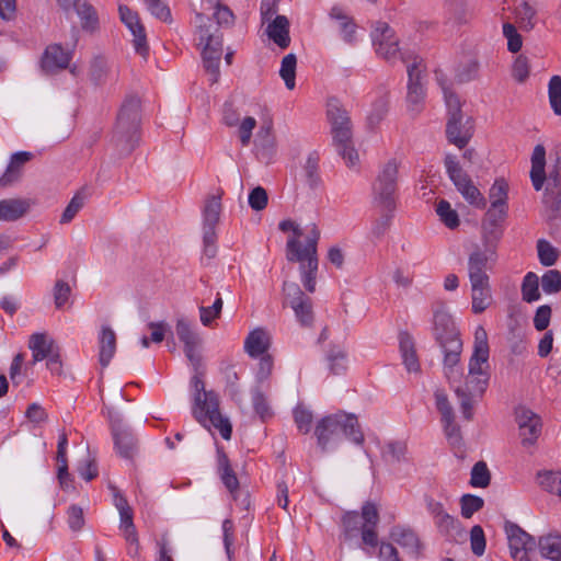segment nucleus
Returning <instances> with one entry per match:
<instances>
[{"label": "nucleus", "instance_id": "12", "mask_svg": "<svg viewBox=\"0 0 561 561\" xmlns=\"http://www.w3.org/2000/svg\"><path fill=\"white\" fill-rule=\"evenodd\" d=\"M496 252H488L486 249H481L476 244L473 251L468 257V276L470 283L472 282H489L490 277L486 273L488 268L496 262Z\"/></svg>", "mask_w": 561, "mask_h": 561}, {"label": "nucleus", "instance_id": "62", "mask_svg": "<svg viewBox=\"0 0 561 561\" xmlns=\"http://www.w3.org/2000/svg\"><path fill=\"white\" fill-rule=\"evenodd\" d=\"M553 163L550 167L549 173L547 175L548 185L561 187V148H557L553 153Z\"/></svg>", "mask_w": 561, "mask_h": 561}, {"label": "nucleus", "instance_id": "31", "mask_svg": "<svg viewBox=\"0 0 561 561\" xmlns=\"http://www.w3.org/2000/svg\"><path fill=\"white\" fill-rule=\"evenodd\" d=\"M270 347V336L263 329H255L249 333L244 341V350L251 357H259Z\"/></svg>", "mask_w": 561, "mask_h": 561}, {"label": "nucleus", "instance_id": "13", "mask_svg": "<svg viewBox=\"0 0 561 561\" xmlns=\"http://www.w3.org/2000/svg\"><path fill=\"white\" fill-rule=\"evenodd\" d=\"M523 446L534 445L541 434L542 422L531 410L519 407L515 412Z\"/></svg>", "mask_w": 561, "mask_h": 561}, {"label": "nucleus", "instance_id": "50", "mask_svg": "<svg viewBox=\"0 0 561 561\" xmlns=\"http://www.w3.org/2000/svg\"><path fill=\"white\" fill-rule=\"evenodd\" d=\"M379 216L374 220L371 227V234L376 239L382 238L391 226L393 213L396 209L378 208Z\"/></svg>", "mask_w": 561, "mask_h": 561}, {"label": "nucleus", "instance_id": "48", "mask_svg": "<svg viewBox=\"0 0 561 561\" xmlns=\"http://www.w3.org/2000/svg\"><path fill=\"white\" fill-rule=\"evenodd\" d=\"M296 66L297 58L295 54H288L282 60L279 76L288 90H293L296 84Z\"/></svg>", "mask_w": 561, "mask_h": 561}, {"label": "nucleus", "instance_id": "53", "mask_svg": "<svg viewBox=\"0 0 561 561\" xmlns=\"http://www.w3.org/2000/svg\"><path fill=\"white\" fill-rule=\"evenodd\" d=\"M108 73L107 61L104 57L98 56L95 57L90 65V80L95 85L104 84Z\"/></svg>", "mask_w": 561, "mask_h": 561}, {"label": "nucleus", "instance_id": "33", "mask_svg": "<svg viewBox=\"0 0 561 561\" xmlns=\"http://www.w3.org/2000/svg\"><path fill=\"white\" fill-rule=\"evenodd\" d=\"M116 352V334L110 327H102L100 336L99 362L106 367Z\"/></svg>", "mask_w": 561, "mask_h": 561}, {"label": "nucleus", "instance_id": "10", "mask_svg": "<svg viewBox=\"0 0 561 561\" xmlns=\"http://www.w3.org/2000/svg\"><path fill=\"white\" fill-rule=\"evenodd\" d=\"M175 332L179 340L184 344L185 356L192 364L194 370H198L203 367V358L198 352L202 339L193 330L191 322L184 318L178 319Z\"/></svg>", "mask_w": 561, "mask_h": 561}, {"label": "nucleus", "instance_id": "57", "mask_svg": "<svg viewBox=\"0 0 561 561\" xmlns=\"http://www.w3.org/2000/svg\"><path fill=\"white\" fill-rule=\"evenodd\" d=\"M548 94L551 108L556 115H561V77H551L548 84Z\"/></svg>", "mask_w": 561, "mask_h": 561}, {"label": "nucleus", "instance_id": "63", "mask_svg": "<svg viewBox=\"0 0 561 561\" xmlns=\"http://www.w3.org/2000/svg\"><path fill=\"white\" fill-rule=\"evenodd\" d=\"M345 353L341 347L333 346L328 352V360L330 362V370L334 375H339L346 369L343 362L345 360Z\"/></svg>", "mask_w": 561, "mask_h": 561}, {"label": "nucleus", "instance_id": "24", "mask_svg": "<svg viewBox=\"0 0 561 561\" xmlns=\"http://www.w3.org/2000/svg\"><path fill=\"white\" fill-rule=\"evenodd\" d=\"M217 470L224 485L231 493L233 499H237L236 494L239 491V480L224 447H217Z\"/></svg>", "mask_w": 561, "mask_h": 561}, {"label": "nucleus", "instance_id": "59", "mask_svg": "<svg viewBox=\"0 0 561 561\" xmlns=\"http://www.w3.org/2000/svg\"><path fill=\"white\" fill-rule=\"evenodd\" d=\"M150 13L165 23L172 22L171 10L164 0H145Z\"/></svg>", "mask_w": 561, "mask_h": 561}, {"label": "nucleus", "instance_id": "42", "mask_svg": "<svg viewBox=\"0 0 561 561\" xmlns=\"http://www.w3.org/2000/svg\"><path fill=\"white\" fill-rule=\"evenodd\" d=\"M438 531L448 539H455L457 536H462V528L460 522L448 513H444L435 520Z\"/></svg>", "mask_w": 561, "mask_h": 561}, {"label": "nucleus", "instance_id": "23", "mask_svg": "<svg viewBox=\"0 0 561 561\" xmlns=\"http://www.w3.org/2000/svg\"><path fill=\"white\" fill-rule=\"evenodd\" d=\"M70 61V54L59 44H54L45 49L41 61L43 71L53 75L59 70L66 69Z\"/></svg>", "mask_w": 561, "mask_h": 561}, {"label": "nucleus", "instance_id": "15", "mask_svg": "<svg viewBox=\"0 0 561 561\" xmlns=\"http://www.w3.org/2000/svg\"><path fill=\"white\" fill-rule=\"evenodd\" d=\"M114 446L122 458L133 460L138 453V439L134 433L124 427L121 420L111 421Z\"/></svg>", "mask_w": 561, "mask_h": 561}, {"label": "nucleus", "instance_id": "37", "mask_svg": "<svg viewBox=\"0 0 561 561\" xmlns=\"http://www.w3.org/2000/svg\"><path fill=\"white\" fill-rule=\"evenodd\" d=\"M514 14L518 26L526 32L531 31L537 23V10L528 2L523 1L515 8Z\"/></svg>", "mask_w": 561, "mask_h": 561}, {"label": "nucleus", "instance_id": "14", "mask_svg": "<svg viewBox=\"0 0 561 561\" xmlns=\"http://www.w3.org/2000/svg\"><path fill=\"white\" fill-rule=\"evenodd\" d=\"M474 133V124L471 117L449 116L446 123V138L449 144L455 145L459 149H463L472 138Z\"/></svg>", "mask_w": 561, "mask_h": 561}, {"label": "nucleus", "instance_id": "1", "mask_svg": "<svg viewBox=\"0 0 561 561\" xmlns=\"http://www.w3.org/2000/svg\"><path fill=\"white\" fill-rule=\"evenodd\" d=\"M433 335L444 353V374L450 383L458 382L462 377L459 366L462 352V341L456 323L444 308L434 310Z\"/></svg>", "mask_w": 561, "mask_h": 561}, {"label": "nucleus", "instance_id": "46", "mask_svg": "<svg viewBox=\"0 0 561 561\" xmlns=\"http://www.w3.org/2000/svg\"><path fill=\"white\" fill-rule=\"evenodd\" d=\"M522 298L526 302H534L540 298L539 278L534 272H528L522 283Z\"/></svg>", "mask_w": 561, "mask_h": 561}, {"label": "nucleus", "instance_id": "47", "mask_svg": "<svg viewBox=\"0 0 561 561\" xmlns=\"http://www.w3.org/2000/svg\"><path fill=\"white\" fill-rule=\"evenodd\" d=\"M490 375L481 365V373L470 374V365L468 366V376L466 378V388L467 391L472 393L478 392L480 396L485 391L488 387Z\"/></svg>", "mask_w": 561, "mask_h": 561}, {"label": "nucleus", "instance_id": "5", "mask_svg": "<svg viewBox=\"0 0 561 561\" xmlns=\"http://www.w3.org/2000/svg\"><path fill=\"white\" fill-rule=\"evenodd\" d=\"M327 116L331 124L333 145L337 153L348 165H355L358 153L353 146L352 122L348 112L336 98H330L327 104Z\"/></svg>", "mask_w": 561, "mask_h": 561}, {"label": "nucleus", "instance_id": "58", "mask_svg": "<svg viewBox=\"0 0 561 561\" xmlns=\"http://www.w3.org/2000/svg\"><path fill=\"white\" fill-rule=\"evenodd\" d=\"M542 290L546 294H557L561 290V272L559 270H548L541 277Z\"/></svg>", "mask_w": 561, "mask_h": 561}, {"label": "nucleus", "instance_id": "11", "mask_svg": "<svg viewBox=\"0 0 561 561\" xmlns=\"http://www.w3.org/2000/svg\"><path fill=\"white\" fill-rule=\"evenodd\" d=\"M422 59L417 56L414 57L413 62L408 66V107L415 114L420 113L423 107L425 98V90L421 83L422 70L420 68Z\"/></svg>", "mask_w": 561, "mask_h": 561}, {"label": "nucleus", "instance_id": "18", "mask_svg": "<svg viewBox=\"0 0 561 561\" xmlns=\"http://www.w3.org/2000/svg\"><path fill=\"white\" fill-rule=\"evenodd\" d=\"M362 518V542L370 548H376L379 543L377 526L380 520L379 511L375 503L365 502L359 514Z\"/></svg>", "mask_w": 561, "mask_h": 561}, {"label": "nucleus", "instance_id": "43", "mask_svg": "<svg viewBox=\"0 0 561 561\" xmlns=\"http://www.w3.org/2000/svg\"><path fill=\"white\" fill-rule=\"evenodd\" d=\"M389 111V96L387 94L378 98L374 103L369 115L367 116V126L375 129L381 121L385 119Z\"/></svg>", "mask_w": 561, "mask_h": 561}, {"label": "nucleus", "instance_id": "6", "mask_svg": "<svg viewBox=\"0 0 561 561\" xmlns=\"http://www.w3.org/2000/svg\"><path fill=\"white\" fill-rule=\"evenodd\" d=\"M398 164L389 160L373 184V203L377 208L396 209V192L398 188Z\"/></svg>", "mask_w": 561, "mask_h": 561}, {"label": "nucleus", "instance_id": "29", "mask_svg": "<svg viewBox=\"0 0 561 561\" xmlns=\"http://www.w3.org/2000/svg\"><path fill=\"white\" fill-rule=\"evenodd\" d=\"M546 148L543 145H537L534 148L531 156V170H530V179L533 182V186L536 191H540L543 186V183L547 179L546 174Z\"/></svg>", "mask_w": 561, "mask_h": 561}, {"label": "nucleus", "instance_id": "27", "mask_svg": "<svg viewBox=\"0 0 561 561\" xmlns=\"http://www.w3.org/2000/svg\"><path fill=\"white\" fill-rule=\"evenodd\" d=\"M30 203L24 198H7L0 201V221H15L30 210Z\"/></svg>", "mask_w": 561, "mask_h": 561}, {"label": "nucleus", "instance_id": "3", "mask_svg": "<svg viewBox=\"0 0 561 561\" xmlns=\"http://www.w3.org/2000/svg\"><path fill=\"white\" fill-rule=\"evenodd\" d=\"M204 371L202 367L195 370V375L191 379V386L194 389L193 415L204 426L209 422L217 428L221 437L229 440L232 435V426L229 420L220 413L219 398L214 390L207 391L203 380Z\"/></svg>", "mask_w": 561, "mask_h": 561}, {"label": "nucleus", "instance_id": "44", "mask_svg": "<svg viewBox=\"0 0 561 561\" xmlns=\"http://www.w3.org/2000/svg\"><path fill=\"white\" fill-rule=\"evenodd\" d=\"M507 194H508L507 182L503 178L496 179L489 192L491 207L508 209Z\"/></svg>", "mask_w": 561, "mask_h": 561}, {"label": "nucleus", "instance_id": "21", "mask_svg": "<svg viewBox=\"0 0 561 561\" xmlns=\"http://www.w3.org/2000/svg\"><path fill=\"white\" fill-rule=\"evenodd\" d=\"M59 7L66 12L76 11L81 21L83 31L93 32L99 27V15L92 4L79 0H57Z\"/></svg>", "mask_w": 561, "mask_h": 561}, {"label": "nucleus", "instance_id": "25", "mask_svg": "<svg viewBox=\"0 0 561 561\" xmlns=\"http://www.w3.org/2000/svg\"><path fill=\"white\" fill-rule=\"evenodd\" d=\"M33 159V153L28 151H19L11 156L10 162L0 178V186H9L20 180L25 163Z\"/></svg>", "mask_w": 561, "mask_h": 561}, {"label": "nucleus", "instance_id": "4", "mask_svg": "<svg viewBox=\"0 0 561 561\" xmlns=\"http://www.w3.org/2000/svg\"><path fill=\"white\" fill-rule=\"evenodd\" d=\"M314 435L322 451H325L329 445L340 443L344 437L357 445L364 443V434L356 415L344 412L322 417L316 426Z\"/></svg>", "mask_w": 561, "mask_h": 561}, {"label": "nucleus", "instance_id": "45", "mask_svg": "<svg viewBox=\"0 0 561 561\" xmlns=\"http://www.w3.org/2000/svg\"><path fill=\"white\" fill-rule=\"evenodd\" d=\"M289 307L294 310L295 316L301 325H311L314 316L312 310V299L310 297L302 298L299 301H290Z\"/></svg>", "mask_w": 561, "mask_h": 561}, {"label": "nucleus", "instance_id": "54", "mask_svg": "<svg viewBox=\"0 0 561 561\" xmlns=\"http://www.w3.org/2000/svg\"><path fill=\"white\" fill-rule=\"evenodd\" d=\"M491 482V473L484 461L474 463L471 470L470 484L473 488H486Z\"/></svg>", "mask_w": 561, "mask_h": 561}, {"label": "nucleus", "instance_id": "35", "mask_svg": "<svg viewBox=\"0 0 561 561\" xmlns=\"http://www.w3.org/2000/svg\"><path fill=\"white\" fill-rule=\"evenodd\" d=\"M537 547L542 558L552 561H561V535L548 534L541 536L537 542Z\"/></svg>", "mask_w": 561, "mask_h": 561}, {"label": "nucleus", "instance_id": "61", "mask_svg": "<svg viewBox=\"0 0 561 561\" xmlns=\"http://www.w3.org/2000/svg\"><path fill=\"white\" fill-rule=\"evenodd\" d=\"M539 483L549 493L561 496V472L539 474Z\"/></svg>", "mask_w": 561, "mask_h": 561}, {"label": "nucleus", "instance_id": "49", "mask_svg": "<svg viewBox=\"0 0 561 561\" xmlns=\"http://www.w3.org/2000/svg\"><path fill=\"white\" fill-rule=\"evenodd\" d=\"M306 181L311 190H316L321 183L319 174V156L316 151L311 152L304 167Z\"/></svg>", "mask_w": 561, "mask_h": 561}, {"label": "nucleus", "instance_id": "22", "mask_svg": "<svg viewBox=\"0 0 561 561\" xmlns=\"http://www.w3.org/2000/svg\"><path fill=\"white\" fill-rule=\"evenodd\" d=\"M489 355L488 333L484 328L480 325L474 332L473 353L470 358V374L481 373V365H485V368H488Z\"/></svg>", "mask_w": 561, "mask_h": 561}, {"label": "nucleus", "instance_id": "39", "mask_svg": "<svg viewBox=\"0 0 561 561\" xmlns=\"http://www.w3.org/2000/svg\"><path fill=\"white\" fill-rule=\"evenodd\" d=\"M90 196V188L82 186L71 198L60 217V224L70 222L83 207L85 199Z\"/></svg>", "mask_w": 561, "mask_h": 561}, {"label": "nucleus", "instance_id": "8", "mask_svg": "<svg viewBox=\"0 0 561 561\" xmlns=\"http://www.w3.org/2000/svg\"><path fill=\"white\" fill-rule=\"evenodd\" d=\"M220 213L221 193L208 196L203 207V252L209 260L214 259L217 254L216 227L220 220Z\"/></svg>", "mask_w": 561, "mask_h": 561}, {"label": "nucleus", "instance_id": "34", "mask_svg": "<svg viewBox=\"0 0 561 561\" xmlns=\"http://www.w3.org/2000/svg\"><path fill=\"white\" fill-rule=\"evenodd\" d=\"M542 203L546 206V218L551 225L561 217V187L547 186Z\"/></svg>", "mask_w": 561, "mask_h": 561}, {"label": "nucleus", "instance_id": "9", "mask_svg": "<svg viewBox=\"0 0 561 561\" xmlns=\"http://www.w3.org/2000/svg\"><path fill=\"white\" fill-rule=\"evenodd\" d=\"M511 556L515 561H533L537 542L533 536L512 522L505 523Z\"/></svg>", "mask_w": 561, "mask_h": 561}, {"label": "nucleus", "instance_id": "26", "mask_svg": "<svg viewBox=\"0 0 561 561\" xmlns=\"http://www.w3.org/2000/svg\"><path fill=\"white\" fill-rule=\"evenodd\" d=\"M28 347L33 353V362H41L53 355L59 350L54 340L49 339L46 333H34L28 341Z\"/></svg>", "mask_w": 561, "mask_h": 561}, {"label": "nucleus", "instance_id": "19", "mask_svg": "<svg viewBox=\"0 0 561 561\" xmlns=\"http://www.w3.org/2000/svg\"><path fill=\"white\" fill-rule=\"evenodd\" d=\"M320 239V230L312 225L307 238L306 245L302 248L301 242L297 239H289L286 244V259L289 262L305 261L308 256H318L317 245Z\"/></svg>", "mask_w": 561, "mask_h": 561}, {"label": "nucleus", "instance_id": "51", "mask_svg": "<svg viewBox=\"0 0 561 561\" xmlns=\"http://www.w3.org/2000/svg\"><path fill=\"white\" fill-rule=\"evenodd\" d=\"M436 213L440 221L449 229H455L459 226L460 220L457 211L451 208L449 202L440 199L436 205Z\"/></svg>", "mask_w": 561, "mask_h": 561}, {"label": "nucleus", "instance_id": "28", "mask_svg": "<svg viewBox=\"0 0 561 561\" xmlns=\"http://www.w3.org/2000/svg\"><path fill=\"white\" fill-rule=\"evenodd\" d=\"M289 25V20L285 15H276L266 28L268 38L282 49L290 44Z\"/></svg>", "mask_w": 561, "mask_h": 561}, {"label": "nucleus", "instance_id": "40", "mask_svg": "<svg viewBox=\"0 0 561 561\" xmlns=\"http://www.w3.org/2000/svg\"><path fill=\"white\" fill-rule=\"evenodd\" d=\"M222 54H216L211 47H204L202 50L203 67L210 75V83H217L220 77L219 65Z\"/></svg>", "mask_w": 561, "mask_h": 561}, {"label": "nucleus", "instance_id": "17", "mask_svg": "<svg viewBox=\"0 0 561 561\" xmlns=\"http://www.w3.org/2000/svg\"><path fill=\"white\" fill-rule=\"evenodd\" d=\"M389 538L401 548L408 550L414 558L422 557L425 546L412 527L400 524L394 525L389 531Z\"/></svg>", "mask_w": 561, "mask_h": 561}, {"label": "nucleus", "instance_id": "38", "mask_svg": "<svg viewBox=\"0 0 561 561\" xmlns=\"http://www.w3.org/2000/svg\"><path fill=\"white\" fill-rule=\"evenodd\" d=\"M298 262L300 263L299 270L304 287L307 291L314 293L317 284L318 256H308L305 261Z\"/></svg>", "mask_w": 561, "mask_h": 561}, {"label": "nucleus", "instance_id": "52", "mask_svg": "<svg viewBox=\"0 0 561 561\" xmlns=\"http://www.w3.org/2000/svg\"><path fill=\"white\" fill-rule=\"evenodd\" d=\"M538 259L541 265L552 266L559 259V251L551 243L545 239L537 241Z\"/></svg>", "mask_w": 561, "mask_h": 561}, {"label": "nucleus", "instance_id": "20", "mask_svg": "<svg viewBox=\"0 0 561 561\" xmlns=\"http://www.w3.org/2000/svg\"><path fill=\"white\" fill-rule=\"evenodd\" d=\"M195 19L198 28V45L211 47L215 49L216 54H222V34L219 32L217 26H214L210 18L198 12L196 13Z\"/></svg>", "mask_w": 561, "mask_h": 561}, {"label": "nucleus", "instance_id": "2", "mask_svg": "<svg viewBox=\"0 0 561 561\" xmlns=\"http://www.w3.org/2000/svg\"><path fill=\"white\" fill-rule=\"evenodd\" d=\"M141 102L137 95L130 94L123 101L116 116L111 137V145L119 158L129 156L140 139Z\"/></svg>", "mask_w": 561, "mask_h": 561}, {"label": "nucleus", "instance_id": "60", "mask_svg": "<svg viewBox=\"0 0 561 561\" xmlns=\"http://www.w3.org/2000/svg\"><path fill=\"white\" fill-rule=\"evenodd\" d=\"M503 35L507 39V49L511 53H518L523 46V37L515 25L510 22L503 24Z\"/></svg>", "mask_w": 561, "mask_h": 561}, {"label": "nucleus", "instance_id": "64", "mask_svg": "<svg viewBox=\"0 0 561 561\" xmlns=\"http://www.w3.org/2000/svg\"><path fill=\"white\" fill-rule=\"evenodd\" d=\"M294 420H295V423L297 424L298 430L301 433L307 434L310 432L313 415L309 410H307L304 407L298 405L294 410Z\"/></svg>", "mask_w": 561, "mask_h": 561}, {"label": "nucleus", "instance_id": "30", "mask_svg": "<svg viewBox=\"0 0 561 561\" xmlns=\"http://www.w3.org/2000/svg\"><path fill=\"white\" fill-rule=\"evenodd\" d=\"M471 284V299L472 312L476 314L482 313L492 302L491 286L489 282H472Z\"/></svg>", "mask_w": 561, "mask_h": 561}, {"label": "nucleus", "instance_id": "32", "mask_svg": "<svg viewBox=\"0 0 561 561\" xmlns=\"http://www.w3.org/2000/svg\"><path fill=\"white\" fill-rule=\"evenodd\" d=\"M399 346L403 363L409 371H419L420 363L415 351L414 340L410 333L403 331L399 334Z\"/></svg>", "mask_w": 561, "mask_h": 561}, {"label": "nucleus", "instance_id": "41", "mask_svg": "<svg viewBox=\"0 0 561 561\" xmlns=\"http://www.w3.org/2000/svg\"><path fill=\"white\" fill-rule=\"evenodd\" d=\"M482 243L488 252H496L497 244L503 236V228L499 225L482 221Z\"/></svg>", "mask_w": 561, "mask_h": 561}, {"label": "nucleus", "instance_id": "7", "mask_svg": "<svg viewBox=\"0 0 561 561\" xmlns=\"http://www.w3.org/2000/svg\"><path fill=\"white\" fill-rule=\"evenodd\" d=\"M444 163L450 181L454 183L457 191L462 195V197L469 204L474 205L478 208H485V198L478 190V187L473 184L468 173L463 171L459 161L457 160V157L448 153L445 157Z\"/></svg>", "mask_w": 561, "mask_h": 561}, {"label": "nucleus", "instance_id": "55", "mask_svg": "<svg viewBox=\"0 0 561 561\" xmlns=\"http://www.w3.org/2000/svg\"><path fill=\"white\" fill-rule=\"evenodd\" d=\"M456 396L459 398V408L462 414V417L466 421H471L473 419V393L465 390L461 387H457L455 389Z\"/></svg>", "mask_w": 561, "mask_h": 561}, {"label": "nucleus", "instance_id": "16", "mask_svg": "<svg viewBox=\"0 0 561 561\" xmlns=\"http://www.w3.org/2000/svg\"><path fill=\"white\" fill-rule=\"evenodd\" d=\"M122 22L130 30L134 36V46L137 54L146 57L149 53L147 37L144 25L140 23L137 12L133 11L125 4L118 7Z\"/></svg>", "mask_w": 561, "mask_h": 561}, {"label": "nucleus", "instance_id": "36", "mask_svg": "<svg viewBox=\"0 0 561 561\" xmlns=\"http://www.w3.org/2000/svg\"><path fill=\"white\" fill-rule=\"evenodd\" d=\"M342 538L345 541L362 535V518L357 511H347L341 517Z\"/></svg>", "mask_w": 561, "mask_h": 561}, {"label": "nucleus", "instance_id": "56", "mask_svg": "<svg viewBox=\"0 0 561 561\" xmlns=\"http://www.w3.org/2000/svg\"><path fill=\"white\" fill-rule=\"evenodd\" d=\"M484 501L482 497L473 494H463L460 499L461 515L470 518L474 513L482 510Z\"/></svg>", "mask_w": 561, "mask_h": 561}]
</instances>
